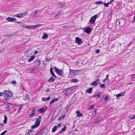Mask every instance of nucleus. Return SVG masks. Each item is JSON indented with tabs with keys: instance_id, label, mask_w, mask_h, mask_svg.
Here are the masks:
<instances>
[{
	"instance_id": "obj_56",
	"label": "nucleus",
	"mask_w": 135,
	"mask_h": 135,
	"mask_svg": "<svg viewBox=\"0 0 135 135\" xmlns=\"http://www.w3.org/2000/svg\"><path fill=\"white\" fill-rule=\"evenodd\" d=\"M42 133H38L35 135H42Z\"/></svg>"
},
{
	"instance_id": "obj_54",
	"label": "nucleus",
	"mask_w": 135,
	"mask_h": 135,
	"mask_svg": "<svg viewBox=\"0 0 135 135\" xmlns=\"http://www.w3.org/2000/svg\"><path fill=\"white\" fill-rule=\"evenodd\" d=\"M3 95H4V92L3 93H2L0 92V96H2Z\"/></svg>"
},
{
	"instance_id": "obj_50",
	"label": "nucleus",
	"mask_w": 135,
	"mask_h": 135,
	"mask_svg": "<svg viewBox=\"0 0 135 135\" xmlns=\"http://www.w3.org/2000/svg\"><path fill=\"white\" fill-rule=\"evenodd\" d=\"M22 108V105H20V108H19L18 111V112H20L21 109Z\"/></svg>"
},
{
	"instance_id": "obj_1",
	"label": "nucleus",
	"mask_w": 135,
	"mask_h": 135,
	"mask_svg": "<svg viewBox=\"0 0 135 135\" xmlns=\"http://www.w3.org/2000/svg\"><path fill=\"white\" fill-rule=\"evenodd\" d=\"M4 96L5 99L7 100H10L11 99V92L8 91L6 90L4 91Z\"/></svg>"
},
{
	"instance_id": "obj_11",
	"label": "nucleus",
	"mask_w": 135,
	"mask_h": 135,
	"mask_svg": "<svg viewBox=\"0 0 135 135\" xmlns=\"http://www.w3.org/2000/svg\"><path fill=\"white\" fill-rule=\"evenodd\" d=\"M84 31L88 33H89L91 31V29L90 27H86L84 29Z\"/></svg>"
},
{
	"instance_id": "obj_2",
	"label": "nucleus",
	"mask_w": 135,
	"mask_h": 135,
	"mask_svg": "<svg viewBox=\"0 0 135 135\" xmlns=\"http://www.w3.org/2000/svg\"><path fill=\"white\" fill-rule=\"evenodd\" d=\"M74 87L65 89L64 90L63 93L66 95H68L72 94L74 91Z\"/></svg>"
},
{
	"instance_id": "obj_17",
	"label": "nucleus",
	"mask_w": 135,
	"mask_h": 135,
	"mask_svg": "<svg viewBox=\"0 0 135 135\" xmlns=\"http://www.w3.org/2000/svg\"><path fill=\"white\" fill-rule=\"evenodd\" d=\"M102 93L101 92L97 94L94 95L93 96V97L95 98H98L101 95Z\"/></svg>"
},
{
	"instance_id": "obj_12",
	"label": "nucleus",
	"mask_w": 135,
	"mask_h": 135,
	"mask_svg": "<svg viewBox=\"0 0 135 135\" xmlns=\"http://www.w3.org/2000/svg\"><path fill=\"white\" fill-rule=\"evenodd\" d=\"M125 94V92H123L121 93L118 94H117L116 95V97L117 98H118L120 97H122Z\"/></svg>"
},
{
	"instance_id": "obj_51",
	"label": "nucleus",
	"mask_w": 135,
	"mask_h": 135,
	"mask_svg": "<svg viewBox=\"0 0 135 135\" xmlns=\"http://www.w3.org/2000/svg\"><path fill=\"white\" fill-rule=\"evenodd\" d=\"M100 52V50L99 49L95 51V52L97 54L99 53Z\"/></svg>"
},
{
	"instance_id": "obj_24",
	"label": "nucleus",
	"mask_w": 135,
	"mask_h": 135,
	"mask_svg": "<svg viewBox=\"0 0 135 135\" xmlns=\"http://www.w3.org/2000/svg\"><path fill=\"white\" fill-rule=\"evenodd\" d=\"M35 56L34 55L31 56V57L28 59V62H30L31 61L35 59Z\"/></svg>"
},
{
	"instance_id": "obj_26",
	"label": "nucleus",
	"mask_w": 135,
	"mask_h": 135,
	"mask_svg": "<svg viewBox=\"0 0 135 135\" xmlns=\"http://www.w3.org/2000/svg\"><path fill=\"white\" fill-rule=\"evenodd\" d=\"M50 98V96L48 97L47 98H46L45 97H43L42 98V99L43 101H46L47 100H49Z\"/></svg>"
},
{
	"instance_id": "obj_32",
	"label": "nucleus",
	"mask_w": 135,
	"mask_h": 135,
	"mask_svg": "<svg viewBox=\"0 0 135 135\" xmlns=\"http://www.w3.org/2000/svg\"><path fill=\"white\" fill-rule=\"evenodd\" d=\"M108 96H107L105 97H103L102 98V99L104 101H106L107 100L108 98Z\"/></svg>"
},
{
	"instance_id": "obj_10",
	"label": "nucleus",
	"mask_w": 135,
	"mask_h": 135,
	"mask_svg": "<svg viewBox=\"0 0 135 135\" xmlns=\"http://www.w3.org/2000/svg\"><path fill=\"white\" fill-rule=\"evenodd\" d=\"M42 26V25L38 24L37 25H33L32 26H30V29H34L36 28H37L38 27H40Z\"/></svg>"
},
{
	"instance_id": "obj_57",
	"label": "nucleus",
	"mask_w": 135,
	"mask_h": 135,
	"mask_svg": "<svg viewBox=\"0 0 135 135\" xmlns=\"http://www.w3.org/2000/svg\"><path fill=\"white\" fill-rule=\"evenodd\" d=\"M50 91V89L49 88H48L46 90V92H49Z\"/></svg>"
},
{
	"instance_id": "obj_19",
	"label": "nucleus",
	"mask_w": 135,
	"mask_h": 135,
	"mask_svg": "<svg viewBox=\"0 0 135 135\" xmlns=\"http://www.w3.org/2000/svg\"><path fill=\"white\" fill-rule=\"evenodd\" d=\"M48 36V35L47 34L44 33V36L42 37V38L44 39H46Z\"/></svg>"
},
{
	"instance_id": "obj_30",
	"label": "nucleus",
	"mask_w": 135,
	"mask_h": 135,
	"mask_svg": "<svg viewBox=\"0 0 135 135\" xmlns=\"http://www.w3.org/2000/svg\"><path fill=\"white\" fill-rule=\"evenodd\" d=\"M71 82L76 83L78 82V80L76 79H73L71 80Z\"/></svg>"
},
{
	"instance_id": "obj_6",
	"label": "nucleus",
	"mask_w": 135,
	"mask_h": 135,
	"mask_svg": "<svg viewBox=\"0 0 135 135\" xmlns=\"http://www.w3.org/2000/svg\"><path fill=\"white\" fill-rule=\"evenodd\" d=\"M54 70L56 73L59 75H61L62 74V71L61 70L58 69L55 66L54 67Z\"/></svg>"
},
{
	"instance_id": "obj_44",
	"label": "nucleus",
	"mask_w": 135,
	"mask_h": 135,
	"mask_svg": "<svg viewBox=\"0 0 135 135\" xmlns=\"http://www.w3.org/2000/svg\"><path fill=\"white\" fill-rule=\"evenodd\" d=\"M94 107V105H91L90 107H89L88 109L90 110L92 109Z\"/></svg>"
},
{
	"instance_id": "obj_41",
	"label": "nucleus",
	"mask_w": 135,
	"mask_h": 135,
	"mask_svg": "<svg viewBox=\"0 0 135 135\" xmlns=\"http://www.w3.org/2000/svg\"><path fill=\"white\" fill-rule=\"evenodd\" d=\"M22 27H23L25 28H27L30 29V26H26V25H23Z\"/></svg>"
},
{
	"instance_id": "obj_55",
	"label": "nucleus",
	"mask_w": 135,
	"mask_h": 135,
	"mask_svg": "<svg viewBox=\"0 0 135 135\" xmlns=\"http://www.w3.org/2000/svg\"><path fill=\"white\" fill-rule=\"evenodd\" d=\"M70 105H67V106L66 107V108L67 109H68Z\"/></svg>"
},
{
	"instance_id": "obj_58",
	"label": "nucleus",
	"mask_w": 135,
	"mask_h": 135,
	"mask_svg": "<svg viewBox=\"0 0 135 135\" xmlns=\"http://www.w3.org/2000/svg\"><path fill=\"white\" fill-rule=\"evenodd\" d=\"M94 113H95V114H93V115H95V114H96L97 113V111L96 110H94Z\"/></svg>"
},
{
	"instance_id": "obj_27",
	"label": "nucleus",
	"mask_w": 135,
	"mask_h": 135,
	"mask_svg": "<svg viewBox=\"0 0 135 135\" xmlns=\"http://www.w3.org/2000/svg\"><path fill=\"white\" fill-rule=\"evenodd\" d=\"M22 17L25 16L27 15V12H26L22 13H21Z\"/></svg>"
},
{
	"instance_id": "obj_34",
	"label": "nucleus",
	"mask_w": 135,
	"mask_h": 135,
	"mask_svg": "<svg viewBox=\"0 0 135 135\" xmlns=\"http://www.w3.org/2000/svg\"><path fill=\"white\" fill-rule=\"evenodd\" d=\"M111 3V2H108L107 3H104V4H104L105 6L106 7H107L108 6V4H110Z\"/></svg>"
},
{
	"instance_id": "obj_16",
	"label": "nucleus",
	"mask_w": 135,
	"mask_h": 135,
	"mask_svg": "<svg viewBox=\"0 0 135 135\" xmlns=\"http://www.w3.org/2000/svg\"><path fill=\"white\" fill-rule=\"evenodd\" d=\"M101 119V117H99L97 118L95 121V123H96L97 124L99 123Z\"/></svg>"
},
{
	"instance_id": "obj_43",
	"label": "nucleus",
	"mask_w": 135,
	"mask_h": 135,
	"mask_svg": "<svg viewBox=\"0 0 135 135\" xmlns=\"http://www.w3.org/2000/svg\"><path fill=\"white\" fill-rule=\"evenodd\" d=\"M31 132V131H28L27 132L26 134H25V135H30V133Z\"/></svg>"
},
{
	"instance_id": "obj_59",
	"label": "nucleus",
	"mask_w": 135,
	"mask_h": 135,
	"mask_svg": "<svg viewBox=\"0 0 135 135\" xmlns=\"http://www.w3.org/2000/svg\"><path fill=\"white\" fill-rule=\"evenodd\" d=\"M38 51H36L35 52V53H34V54H37L38 53Z\"/></svg>"
},
{
	"instance_id": "obj_29",
	"label": "nucleus",
	"mask_w": 135,
	"mask_h": 135,
	"mask_svg": "<svg viewBox=\"0 0 135 135\" xmlns=\"http://www.w3.org/2000/svg\"><path fill=\"white\" fill-rule=\"evenodd\" d=\"M4 119L3 121V123L4 124H6L7 121V117L5 115H4Z\"/></svg>"
},
{
	"instance_id": "obj_14",
	"label": "nucleus",
	"mask_w": 135,
	"mask_h": 135,
	"mask_svg": "<svg viewBox=\"0 0 135 135\" xmlns=\"http://www.w3.org/2000/svg\"><path fill=\"white\" fill-rule=\"evenodd\" d=\"M59 100L58 98H54L50 102V104H52L54 103L55 101H57Z\"/></svg>"
},
{
	"instance_id": "obj_25",
	"label": "nucleus",
	"mask_w": 135,
	"mask_h": 135,
	"mask_svg": "<svg viewBox=\"0 0 135 135\" xmlns=\"http://www.w3.org/2000/svg\"><path fill=\"white\" fill-rule=\"evenodd\" d=\"M61 13V11H59L54 16V18L55 19Z\"/></svg>"
},
{
	"instance_id": "obj_22",
	"label": "nucleus",
	"mask_w": 135,
	"mask_h": 135,
	"mask_svg": "<svg viewBox=\"0 0 135 135\" xmlns=\"http://www.w3.org/2000/svg\"><path fill=\"white\" fill-rule=\"evenodd\" d=\"M55 79H54L52 77H51L47 80V81L49 82H53L55 81Z\"/></svg>"
},
{
	"instance_id": "obj_33",
	"label": "nucleus",
	"mask_w": 135,
	"mask_h": 135,
	"mask_svg": "<svg viewBox=\"0 0 135 135\" xmlns=\"http://www.w3.org/2000/svg\"><path fill=\"white\" fill-rule=\"evenodd\" d=\"M65 3H64V4H60L59 6V8H64V7H63L65 6Z\"/></svg>"
},
{
	"instance_id": "obj_64",
	"label": "nucleus",
	"mask_w": 135,
	"mask_h": 135,
	"mask_svg": "<svg viewBox=\"0 0 135 135\" xmlns=\"http://www.w3.org/2000/svg\"><path fill=\"white\" fill-rule=\"evenodd\" d=\"M0 125L1 126H3L4 125V124L3 123H1Z\"/></svg>"
},
{
	"instance_id": "obj_60",
	"label": "nucleus",
	"mask_w": 135,
	"mask_h": 135,
	"mask_svg": "<svg viewBox=\"0 0 135 135\" xmlns=\"http://www.w3.org/2000/svg\"><path fill=\"white\" fill-rule=\"evenodd\" d=\"M50 71L51 73H52V72H53L52 70V67H51L50 69Z\"/></svg>"
},
{
	"instance_id": "obj_9",
	"label": "nucleus",
	"mask_w": 135,
	"mask_h": 135,
	"mask_svg": "<svg viewBox=\"0 0 135 135\" xmlns=\"http://www.w3.org/2000/svg\"><path fill=\"white\" fill-rule=\"evenodd\" d=\"M7 21L9 22H14L16 21V19L14 18L8 17L6 19Z\"/></svg>"
},
{
	"instance_id": "obj_20",
	"label": "nucleus",
	"mask_w": 135,
	"mask_h": 135,
	"mask_svg": "<svg viewBox=\"0 0 135 135\" xmlns=\"http://www.w3.org/2000/svg\"><path fill=\"white\" fill-rule=\"evenodd\" d=\"M76 113L77 114V117H81L83 116V114L80 113L79 111H77Z\"/></svg>"
},
{
	"instance_id": "obj_18",
	"label": "nucleus",
	"mask_w": 135,
	"mask_h": 135,
	"mask_svg": "<svg viewBox=\"0 0 135 135\" xmlns=\"http://www.w3.org/2000/svg\"><path fill=\"white\" fill-rule=\"evenodd\" d=\"M76 71L74 70H72L71 71L70 73V74H71L72 75H76L77 74Z\"/></svg>"
},
{
	"instance_id": "obj_7",
	"label": "nucleus",
	"mask_w": 135,
	"mask_h": 135,
	"mask_svg": "<svg viewBox=\"0 0 135 135\" xmlns=\"http://www.w3.org/2000/svg\"><path fill=\"white\" fill-rule=\"evenodd\" d=\"M39 10H36L34 11H33L31 14V15L33 18H35L36 17V15L38 13Z\"/></svg>"
},
{
	"instance_id": "obj_46",
	"label": "nucleus",
	"mask_w": 135,
	"mask_h": 135,
	"mask_svg": "<svg viewBox=\"0 0 135 135\" xmlns=\"http://www.w3.org/2000/svg\"><path fill=\"white\" fill-rule=\"evenodd\" d=\"M65 117V115H64L62 117H60L59 118V120H60L62 119H63V118Z\"/></svg>"
},
{
	"instance_id": "obj_28",
	"label": "nucleus",
	"mask_w": 135,
	"mask_h": 135,
	"mask_svg": "<svg viewBox=\"0 0 135 135\" xmlns=\"http://www.w3.org/2000/svg\"><path fill=\"white\" fill-rule=\"evenodd\" d=\"M57 126H55L52 129V132H55L57 128Z\"/></svg>"
},
{
	"instance_id": "obj_21",
	"label": "nucleus",
	"mask_w": 135,
	"mask_h": 135,
	"mask_svg": "<svg viewBox=\"0 0 135 135\" xmlns=\"http://www.w3.org/2000/svg\"><path fill=\"white\" fill-rule=\"evenodd\" d=\"M93 89V88H92L90 87L89 88L87 89V90L86 91L87 93H90L92 92V90Z\"/></svg>"
},
{
	"instance_id": "obj_48",
	"label": "nucleus",
	"mask_w": 135,
	"mask_h": 135,
	"mask_svg": "<svg viewBox=\"0 0 135 135\" xmlns=\"http://www.w3.org/2000/svg\"><path fill=\"white\" fill-rule=\"evenodd\" d=\"M51 74H52V75L54 77H55L56 78H57V77L55 75L54 73L53 72H52V73H51Z\"/></svg>"
},
{
	"instance_id": "obj_45",
	"label": "nucleus",
	"mask_w": 135,
	"mask_h": 135,
	"mask_svg": "<svg viewBox=\"0 0 135 135\" xmlns=\"http://www.w3.org/2000/svg\"><path fill=\"white\" fill-rule=\"evenodd\" d=\"M66 126H65L64 127L61 129L62 131H64L66 129Z\"/></svg>"
},
{
	"instance_id": "obj_63",
	"label": "nucleus",
	"mask_w": 135,
	"mask_h": 135,
	"mask_svg": "<svg viewBox=\"0 0 135 135\" xmlns=\"http://www.w3.org/2000/svg\"><path fill=\"white\" fill-rule=\"evenodd\" d=\"M132 78L133 80H134V79H135V76L134 77H132Z\"/></svg>"
},
{
	"instance_id": "obj_35",
	"label": "nucleus",
	"mask_w": 135,
	"mask_h": 135,
	"mask_svg": "<svg viewBox=\"0 0 135 135\" xmlns=\"http://www.w3.org/2000/svg\"><path fill=\"white\" fill-rule=\"evenodd\" d=\"M96 3L97 4H104V3L100 1L98 2H96Z\"/></svg>"
},
{
	"instance_id": "obj_37",
	"label": "nucleus",
	"mask_w": 135,
	"mask_h": 135,
	"mask_svg": "<svg viewBox=\"0 0 135 135\" xmlns=\"http://www.w3.org/2000/svg\"><path fill=\"white\" fill-rule=\"evenodd\" d=\"M45 109L44 108H40L39 109V111L41 113H42L44 112Z\"/></svg>"
},
{
	"instance_id": "obj_15",
	"label": "nucleus",
	"mask_w": 135,
	"mask_h": 135,
	"mask_svg": "<svg viewBox=\"0 0 135 135\" xmlns=\"http://www.w3.org/2000/svg\"><path fill=\"white\" fill-rule=\"evenodd\" d=\"M98 83L97 82V80H96L94 81H93L91 83L90 85H91L93 86L94 85L95 86H96L97 85Z\"/></svg>"
},
{
	"instance_id": "obj_3",
	"label": "nucleus",
	"mask_w": 135,
	"mask_h": 135,
	"mask_svg": "<svg viewBox=\"0 0 135 135\" xmlns=\"http://www.w3.org/2000/svg\"><path fill=\"white\" fill-rule=\"evenodd\" d=\"M117 24L118 23L119 25L121 26H123L125 23V20L123 18H120L118 19L116 22Z\"/></svg>"
},
{
	"instance_id": "obj_5",
	"label": "nucleus",
	"mask_w": 135,
	"mask_h": 135,
	"mask_svg": "<svg viewBox=\"0 0 135 135\" xmlns=\"http://www.w3.org/2000/svg\"><path fill=\"white\" fill-rule=\"evenodd\" d=\"M75 42L77 43L78 45H79L83 43V41L79 37H76L75 38Z\"/></svg>"
},
{
	"instance_id": "obj_53",
	"label": "nucleus",
	"mask_w": 135,
	"mask_h": 135,
	"mask_svg": "<svg viewBox=\"0 0 135 135\" xmlns=\"http://www.w3.org/2000/svg\"><path fill=\"white\" fill-rule=\"evenodd\" d=\"M135 118V117L134 116H133L132 117H130V119L131 120H132L134 119Z\"/></svg>"
},
{
	"instance_id": "obj_38",
	"label": "nucleus",
	"mask_w": 135,
	"mask_h": 135,
	"mask_svg": "<svg viewBox=\"0 0 135 135\" xmlns=\"http://www.w3.org/2000/svg\"><path fill=\"white\" fill-rule=\"evenodd\" d=\"M34 70L33 69H30L28 70V72L30 73H33L34 72Z\"/></svg>"
},
{
	"instance_id": "obj_52",
	"label": "nucleus",
	"mask_w": 135,
	"mask_h": 135,
	"mask_svg": "<svg viewBox=\"0 0 135 135\" xmlns=\"http://www.w3.org/2000/svg\"><path fill=\"white\" fill-rule=\"evenodd\" d=\"M36 127H37L36 126V125L35 124L34 125L32 126L31 127L32 128H36Z\"/></svg>"
},
{
	"instance_id": "obj_13",
	"label": "nucleus",
	"mask_w": 135,
	"mask_h": 135,
	"mask_svg": "<svg viewBox=\"0 0 135 135\" xmlns=\"http://www.w3.org/2000/svg\"><path fill=\"white\" fill-rule=\"evenodd\" d=\"M36 121L35 122V124L36 126L37 127L40 124V122L41 121V120H39L38 119H36Z\"/></svg>"
},
{
	"instance_id": "obj_8",
	"label": "nucleus",
	"mask_w": 135,
	"mask_h": 135,
	"mask_svg": "<svg viewBox=\"0 0 135 135\" xmlns=\"http://www.w3.org/2000/svg\"><path fill=\"white\" fill-rule=\"evenodd\" d=\"M36 110V107H34L31 110V114L29 115V117L30 118L32 117L35 115V112Z\"/></svg>"
},
{
	"instance_id": "obj_39",
	"label": "nucleus",
	"mask_w": 135,
	"mask_h": 135,
	"mask_svg": "<svg viewBox=\"0 0 135 135\" xmlns=\"http://www.w3.org/2000/svg\"><path fill=\"white\" fill-rule=\"evenodd\" d=\"M11 105L10 104H8L6 105L5 108L6 109H8L9 108L11 107Z\"/></svg>"
},
{
	"instance_id": "obj_31",
	"label": "nucleus",
	"mask_w": 135,
	"mask_h": 135,
	"mask_svg": "<svg viewBox=\"0 0 135 135\" xmlns=\"http://www.w3.org/2000/svg\"><path fill=\"white\" fill-rule=\"evenodd\" d=\"M35 63L36 64H37V65H39L40 64V62L39 60H36L35 61Z\"/></svg>"
},
{
	"instance_id": "obj_40",
	"label": "nucleus",
	"mask_w": 135,
	"mask_h": 135,
	"mask_svg": "<svg viewBox=\"0 0 135 135\" xmlns=\"http://www.w3.org/2000/svg\"><path fill=\"white\" fill-rule=\"evenodd\" d=\"M100 86L101 88H103L105 87V85L104 84H101L100 83Z\"/></svg>"
},
{
	"instance_id": "obj_47",
	"label": "nucleus",
	"mask_w": 135,
	"mask_h": 135,
	"mask_svg": "<svg viewBox=\"0 0 135 135\" xmlns=\"http://www.w3.org/2000/svg\"><path fill=\"white\" fill-rule=\"evenodd\" d=\"M11 83L13 84H17V83L15 80H13Z\"/></svg>"
},
{
	"instance_id": "obj_61",
	"label": "nucleus",
	"mask_w": 135,
	"mask_h": 135,
	"mask_svg": "<svg viewBox=\"0 0 135 135\" xmlns=\"http://www.w3.org/2000/svg\"><path fill=\"white\" fill-rule=\"evenodd\" d=\"M133 22L135 21V15H134V17H133Z\"/></svg>"
},
{
	"instance_id": "obj_42",
	"label": "nucleus",
	"mask_w": 135,
	"mask_h": 135,
	"mask_svg": "<svg viewBox=\"0 0 135 135\" xmlns=\"http://www.w3.org/2000/svg\"><path fill=\"white\" fill-rule=\"evenodd\" d=\"M108 76L109 75H107L106 76V78H105V79H106V81H108V83H109V79L108 78Z\"/></svg>"
},
{
	"instance_id": "obj_36",
	"label": "nucleus",
	"mask_w": 135,
	"mask_h": 135,
	"mask_svg": "<svg viewBox=\"0 0 135 135\" xmlns=\"http://www.w3.org/2000/svg\"><path fill=\"white\" fill-rule=\"evenodd\" d=\"M14 16L18 18H21L22 17L21 15V13H19L16 15L15 16Z\"/></svg>"
},
{
	"instance_id": "obj_49",
	"label": "nucleus",
	"mask_w": 135,
	"mask_h": 135,
	"mask_svg": "<svg viewBox=\"0 0 135 135\" xmlns=\"http://www.w3.org/2000/svg\"><path fill=\"white\" fill-rule=\"evenodd\" d=\"M7 132V130H6V131H4L3 132L1 133V135H3L6 133V132Z\"/></svg>"
},
{
	"instance_id": "obj_62",
	"label": "nucleus",
	"mask_w": 135,
	"mask_h": 135,
	"mask_svg": "<svg viewBox=\"0 0 135 135\" xmlns=\"http://www.w3.org/2000/svg\"><path fill=\"white\" fill-rule=\"evenodd\" d=\"M42 118L40 116H39L38 117V119H39V120H41V119Z\"/></svg>"
},
{
	"instance_id": "obj_23",
	"label": "nucleus",
	"mask_w": 135,
	"mask_h": 135,
	"mask_svg": "<svg viewBox=\"0 0 135 135\" xmlns=\"http://www.w3.org/2000/svg\"><path fill=\"white\" fill-rule=\"evenodd\" d=\"M29 99V96L28 95H25L23 98V99L25 100H27Z\"/></svg>"
},
{
	"instance_id": "obj_4",
	"label": "nucleus",
	"mask_w": 135,
	"mask_h": 135,
	"mask_svg": "<svg viewBox=\"0 0 135 135\" xmlns=\"http://www.w3.org/2000/svg\"><path fill=\"white\" fill-rule=\"evenodd\" d=\"M97 15H95L94 16L91 17L89 21V22L91 24L95 23V20L97 17Z\"/></svg>"
}]
</instances>
